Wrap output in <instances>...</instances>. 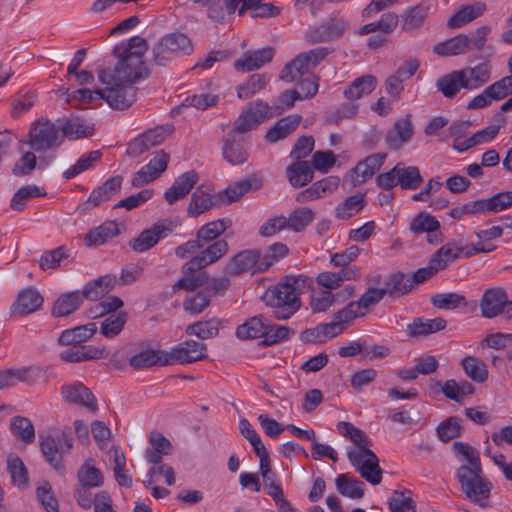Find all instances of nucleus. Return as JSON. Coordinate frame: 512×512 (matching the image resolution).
Returning <instances> with one entry per match:
<instances>
[{
	"mask_svg": "<svg viewBox=\"0 0 512 512\" xmlns=\"http://www.w3.org/2000/svg\"><path fill=\"white\" fill-rule=\"evenodd\" d=\"M78 484L86 487L99 488L104 484L101 471L93 464L92 459L86 460L77 472Z\"/></svg>",
	"mask_w": 512,
	"mask_h": 512,
	"instance_id": "nucleus-40",
	"label": "nucleus"
},
{
	"mask_svg": "<svg viewBox=\"0 0 512 512\" xmlns=\"http://www.w3.org/2000/svg\"><path fill=\"white\" fill-rule=\"evenodd\" d=\"M62 136L70 140L91 136L94 132L85 119L81 117H70L62 125Z\"/></svg>",
	"mask_w": 512,
	"mask_h": 512,
	"instance_id": "nucleus-44",
	"label": "nucleus"
},
{
	"mask_svg": "<svg viewBox=\"0 0 512 512\" xmlns=\"http://www.w3.org/2000/svg\"><path fill=\"white\" fill-rule=\"evenodd\" d=\"M508 295L501 288H492L484 292L481 301V313L486 318H494L502 314Z\"/></svg>",
	"mask_w": 512,
	"mask_h": 512,
	"instance_id": "nucleus-21",
	"label": "nucleus"
},
{
	"mask_svg": "<svg viewBox=\"0 0 512 512\" xmlns=\"http://www.w3.org/2000/svg\"><path fill=\"white\" fill-rule=\"evenodd\" d=\"M82 304L83 296L80 291L63 293L55 300L52 315L54 317L68 316L78 310Z\"/></svg>",
	"mask_w": 512,
	"mask_h": 512,
	"instance_id": "nucleus-31",
	"label": "nucleus"
},
{
	"mask_svg": "<svg viewBox=\"0 0 512 512\" xmlns=\"http://www.w3.org/2000/svg\"><path fill=\"white\" fill-rule=\"evenodd\" d=\"M385 159V153H376L359 162L348 175L351 187H357L371 178L381 168Z\"/></svg>",
	"mask_w": 512,
	"mask_h": 512,
	"instance_id": "nucleus-16",
	"label": "nucleus"
},
{
	"mask_svg": "<svg viewBox=\"0 0 512 512\" xmlns=\"http://www.w3.org/2000/svg\"><path fill=\"white\" fill-rule=\"evenodd\" d=\"M169 160V154L163 150L156 151L148 164L134 174L131 180L132 186L141 187L155 180L166 170Z\"/></svg>",
	"mask_w": 512,
	"mask_h": 512,
	"instance_id": "nucleus-14",
	"label": "nucleus"
},
{
	"mask_svg": "<svg viewBox=\"0 0 512 512\" xmlns=\"http://www.w3.org/2000/svg\"><path fill=\"white\" fill-rule=\"evenodd\" d=\"M67 346L60 354V359L69 363H79L90 360L104 359L109 356L105 346L62 344Z\"/></svg>",
	"mask_w": 512,
	"mask_h": 512,
	"instance_id": "nucleus-13",
	"label": "nucleus"
},
{
	"mask_svg": "<svg viewBox=\"0 0 512 512\" xmlns=\"http://www.w3.org/2000/svg\"><path fill=\"white\" fill-rule=\"evenodd\" d=\"M43 303V298L34 288H28L19 293L15 306L21 315H26L38 310Z\"/></svg>",
	"mask_w": 512,
	"mask_h": 512,
	"instance_id": "nucleus-43",
	"label": "nucleus"
},
{
	"mask_svg": "<svg viewBox=\"0 0 512 512\" xmlns=\"http://www.w3.org/2000/svg\"><path fill=\"white\" fill-rule=\"evenodd\" d=\"M274 49L266 47L256 51L246 52L237 59L234 67L237 71L249 72L261 68L263 65L272 61Z\"/></svg>",
	"mask_w": 512,
	"mask_h": 512,
	"instance_id": "nucleus-22",
	"label": "nucleus"
},
{
	"mask_svg": "<svg viewBox=\"0 0 512 512\" xmlns=\"http://www.w3.org/2000/svg\"><path fill=\"white\" fill-rule=\"evenodd\" d=\"M313 279L306 275H287L279 283L267 289L264 295L266 305L273 309L277 320L292 317L301 307L300 294L312 288Z\"/></svg>",
	"mask_w": 512,
	"mask_h": 512,
	"instance_id": "nucleus-3",
	"label": "nucleus"
},
{
	"mask_svg": "<svg viewBox=\"0 0 512 512\" xmlns=\"http://www.w3.org/2000/svg\"><path fill=\"white\" fill-rule=\"evenodd\" d=\"M62 134L57 127L48 119H39L33 123L29 131L28 144L37 152H45L61 145Z\"/></svg>",
	"mask_w": 512,
	"mask_h": 512,
	"instance_id": "nucleus-7",
	"label": "nucleus"
},
{
	"mask_svg": "<svg viewBox=\"0 0 512 512\" xmlns=\"http://www.w3.org/2000/svg\"><path fill=\"white\" fill-rule=\"evenodd\" d=\"M262 181L257 177H249L228 186L217 198L223 204H230L239 200L245 193L260 189Z\"/></svg>",
	"mask_w": 512,
	"mask_h": 512,
	"instance_id": "nucleus-24",
	"label": "nucleus"
},
{
	"mask_svg": "<svg viewBox=\"0 0 512 512\" xmlns=\"http://www.w3.org/2000/svg\"><path fill=\"white\" fill-rule=\"evenodd\" d=\"M302 117L298 114H292L279 119L275 125L270 128L265 138L270 143H276L291 135L300 125Z\"/></svg>",
	"mask_w": 512,
	"mask_h": 512,
	"instance_id": "nucleus-28",
	"label": "nucleus"
},
{
	"mask_svg": "<svg viewBox=\"0 0 512 512\" xmlns=\"http://www.w3.org/2000/svg\"><path fill=\"white\" fill-rule=\"evenodd\" d=\"M347 22L341 17H331L328 21L306 33V40L311 44L332 41L341 37Z\"/></svg>",
	"mask_w": 512,
	"mask_h": 512,
	"instance_id": "nucleus-15",
	"label": "nucleus"
},
{
	"mask_svg": "<svg viewBox=\"0 0 512 512\" xmlns=\"http://www.w3.org/2000/svg\"><path fill=\"white\" fill-rule=\"evenodd\" d=\"M414 134L411 115L397 120L385 135V144L390 150H399L410 142Z\"/></svg>",
	"mask_w": 512,
	"mask_h": 512,
	"instance_id": "nucleus-18",
	"label": "nucleus"
},
{
	"mask_svg": "<svg viewBox=\"0 0 512 512\" xmlns=\"http://www.w3.org/2000/svg\"><path fill=\"white\" fill-rule=\"evenodd\" d=\"M338 492L352 499H360L364 496V483L351 478L348 474H340L335 480Z\"/></svg>",
	"mask_w": 512,
	"mask_h": 512,
	"instance_id": "nucleus-49",
	"label": "nucleus"
},
{
	"mask_svg": "<svg viewBox=\"0 0 512 512\" xmlns=\"http://www.w3.org/2000/svg\"><path fill=\"white\" fill-rule=\"evenodd\" d=\"M268 82L266 74H253L245 83L237 86V96L242 100L249 99L264 89Z\"/></svg>",
	"mask_w": 512,
	"mask_h": 512,
	"instance_id": "nucleus-55",
	"label": "nucleus"
},
{
	"mask_svg": "<svg viewBox=\"0 0 512 512\" xmlns=\"http://www.w3.org/2000/svg\"><path fill=\"white\" fill-rule=\"evenodd\" d=\"M376 85L377 79L373 75H363L355 79L350 86L345 89L344 96L349 100H358L372 93Z\"/></svg>",
	"mask_w": 512,
	"mask_h": 512,
	"instance_id": "nucleus-39",
	"label": "nucleus"
},
{
	"mask_svg": "<svg viewBox=\"0 0 512 512\" xmlns=\"http://www.w3.org/2000/svg\"><path fill=\"white\" fill-rule=\"evenodd\" d=\"M223 157L232 165L244 163L248 158V153L241 141L237 139L234 133H228L222 147Z\"/></svg>",
	"mask_w": 512,
	"mask_h": 512,
	"instance_id": "nucleus-36",
	"label": "nucleus"
},
{
	"mask_svg": "<svg viewBox=\"0 0 512 512\" xmlns=\"http://www.w3.org/2000/svg\"><path fill=\"white\" fill-rule=\"evenodd\" d=\"M485 10L486 4L483 2L463 6L449 18L447 26L453 29L460 28L480 17Z\"/></svg>",
	"mask_w": 512,
	"mask_h": 512,
	"instance_id": "nucleus-32",
	"label": "nucleus"
},
{
	"mask_svg": "<svg viewBox=\"0 0 512 512\" xmlns=\"http://www.w3.org/2000/svg\"><path fill=\"white\" fill-rule=\"evenodd\" d=\"M7 471L10 475L11 483L14 486L21 490L28 487V471L24 462L18 455L11 453L7 456Z\"/></svg>",
	"mask_w": 512,
	"mask_h": 512,
	"instance_id": "nucleus-37",
	"label": "nucleus"
},
{
	"mask_svg": "<svg viewBox=\"0 0 512 512\" xmlns=\"http://www.w3.org/2000/svg\"><path fill=\"white\" fill-rule=\"evenodd\" d=\"M340 180L337 176H328L314 182L309 188L296 195V201L306 203L323 197L327 193L334 192L339 186Z\"/></svg>",
	"mask_w": 512,
	"mask_h": 512,
	"instance_id": "nucleus-23",
	"label": "nucleus"
},
{
	"mask_svg": "<svg viewBox=\"0 0 512 512\" xmlns=\"http://www.w3.org/2000/svg\"><path fill=\"white\" fill-rule=\"evenodd\" d=\"M430 300L432 305L438 309L451 310L467 306L465 296L454 292L435 294Z\"/></svg>",
	"mask_w": 512,
	"mask_h": 512,
	"instance_id": "nucleus-58",
	"label": "nucleus"
},
{
	"mask_svg": "<svg viewBox=\"0 0 512 512\" xmlns=\"http://www.w3.org/2000/svg\"><path fill=\"white\" fill-rule=\"evenodd\" d=\"M218 101V96L212 93L195 94L186 97L181 105H178L172 110V113H181V111L187 107H194L199 110H205L209 107L215 106Z\"/></svg>",
	"mask_w": 512,
	"mask_h": 512,
	"instance_id": "nucleus-56",
	"label": "nucleus"
},
{
	"mask_svg": "<svg viewBox=\"0 0 512 512\" xmlns=\"http://www.w3.org/2000/svg\"><path fill=\"white\" fill-rule=\"evenodd\" d=\"M230 226L231 220L228 218L208 222L197 230L196 238L204 248L206 244L218 240Z\"/></svg>",
	"mask_w": 512,
	"mask_h": 512,
	"instance_id": "nucleus-33",
	"label": "nucleus"
},
{
	"mask_svg": "<svg viewBox=\"0 0 512 512\" xmlns=\"http://www.w3.org/2000/svg\"><path fill=\"white\" fill-rule=\"evenodd\" d=\"M382 289L385 295L396 298L408 294L414 287L411 282L410 274L396 272L388 277L385 287Z\"/></svg>",
	"mask_w": 512,
	"mask_h": 512,
	"instance_id": "nucleus-35",
	"label": "nucleus"
},
{
	"mask_svg": "<svg viewBox=\"0 0 512 512\" xmlns=\"http://www.w3.org/2000/svg\"><path fill=\"white\" fill-rule=\"evenodd\" d=\"M399 169L398 184L402 189L414 190L417 189L423 182L419 168L416 166H406L404 163L399 162L396 164Z\"/></svg>",
	"mask_w": 512,
	"mask_h": 512,
	"instance_id": "nucleus-50",
	"label": "nucleus"
},
{
	"mask_svg": "<svg viewBox=\"0 0 512 512\" xmlns=\"http://www.w3.org/2000/svg\"><path fill=\"white\" fill-rule=\"evenodd\" d=\"M385 294L382 288H368L357 301H354L363 316H366L383 298Z\"/></svg>",
	"mask_w": 512,
	"mask_h": 512,
	"instance_id": "nucleus-64",
	"label": "nucleus"
},
{
	"mask_svg": "<svg viewBox=\"0 0 512 512\" xmlns=\"http://www.w3.org/2000/svg\"><path fill=\"white\" fill-rule=\"evenodd\" d=\"M44 195L46 192L36 185L23 186L13 195L10 207L15 211H21L30 198Z\"/></svg>",
	"mask_w": 512,
	"mask_h": 512,
	"instance_id": "nucleus-63",
	"label": "nucleus"
},
{
	"mask_svg": "<svg viewBox=\"0 0 512 512\" xmlns=\"http://www.w3.org/2000/svg\"><path fill=\"white\" fill-rule=\"evenodd\" d=\"M106 85L104 100L114 109H125L130 107L136 99L134 83L124 81L102 82Z\"/></svg>",
	"mask_w": 512,
	"mask_h": 512,
	"instance_id": "nucleus-11",
	"label": "nucleus"
},
{
	"mask_svg": "<svg viewBox=\"0 0 512 512\" xmlns=\"http://www.w3.org/2000/svg\"><path fill=\"white\" fill-rule=\"evenodd\" d=\"M223 321L218 318H211L206 321L195 322L186 328L188 335H195L201 340L213 338L218 335Z\"/></svg>",
	"mask_w": 512,
	"mask_h": 512,
	"instance_id": "nucleus-46",
	"label": "nucleus"
},
{
	"mask_svg": "<svg viewBox=\"0 0 512 512\" xmlns=\"http://www.w3.org/2000/svg\"><path fill=\"white\" fill-rule=\"evenodd\" d=\"M207 246L200 250V253L192 257L182 265L184 272L202 270L223 258L229 251V244L224 239H218L206 244Z\"/></svg>",
	"mask_w": 512,
	"mask_h": 512,
	"instance_id": "nucleus-9",
	"label": "nucleus"
},
{
	"mask_svg": "<svg viewBox=\"0 0 512 512\" xmlns=\"http://www.w3.org/2000/svg\"><path fill=\"white\" fill-rule=\"evenodd\" d=\"M457 479L465 496L480 507H487L492 484L483 477L482 467L478 470L462 465L457 471Z\"/></svg>",
	"mask_w": 512,
	"mask_h": 512,
	"instance_id": "nucleus-5",
	"label": "nucleus"
},
{
	"mask_svg": "<svg viewBox=\"0 0 512 512\" xmlns=\"http://www.w3.org/2000/svg\"><path fill=\"white\" fill-rule=\"evenodd\" d=\"M366 206L364 194L349 196L340 203L334 211L335 217L340 220H348L358 214Z\"/></svg>",
	"mask_w": 512,
	"mask_h": 512,
	"instance_id": "nucleus-41",
	"label": "nucleus"
},
{
	"mask_svg": "<svg viewBox=\"0 0 512 512\" xmlns=\"http://www.w3.org/2000/svg\"><path fill=\"white\" fill-rule=\"evenodd\" d=\"M96 332L97 326L95 323L76 326L72 329L64 330L58 339V343L85 345L84 343L91 339Z\"/></svg>",
	"mask_w": 512,
	"mask_h": 512,
	"instance_id": "nucleus-34",
	"label": "nucleus"
},
{
	"mask_svg": "<svg viewBox=\"0 0 512 512\" xmlns=\"http://www.w3.org/2000/svg\"><path fill=\"white\" fill-rule=\"evenodd\" d=\"M166 353L153 349L148 344L140 343L129 357V365L135 369H146L152 366H166Z\"/></svg>",
	"mask_w": 512,
	"mask_h": 512,
	"instance_id": "nucleus-17",
	"label": "nucleus"
},
{
	"mask_svg": "<svg viewBox=\"0 0 512 512\" xmlns=\"http://www.w3.org/2000/svg\"><path fill=\"white\" fill-rule=\"evenodd\" d=\"M460 256L461 249L458 247V241H451L438 249L431 257V260L440 271L444 270Z\"/></svg>",
	"mask_w": 512,
	"mask_h": 512,
	"instance_id": "nucleus-47",
	"label": "nucleus"
},
{
	"mask_svg": "<svg viewBox=\"0 0 512 512\" xmlns=\"http://www.w3.org/2000/svg\"><path fill=\"white\" fill-rule=\"evenodd\" d=\"M12 370L15 384L22 382L29 386H34L42 380L46 381L45 370L37 366L22 367Z\"/></svg>",
	"mask_w": 512,
	"mask_h": 512,
	"instance_id": "nucleus-59",
	"label": "nucleus"
},
{
	"mask_svg": "<svg viewBox=\"0 0 512 512\" xmlns=\"http://www.w3.org/2000/svg\"><path fill=\"white\" fill-rule=\"evenodd\" d=\"M337 428L345 438L353 443V446L347 448V457L351 465L367 482L372 485L380 484L383 470L379 465V458L370 449L371 440L350 422L341 421Z\"/></svg>",
	"mask_w": 512,
	"mask_h": 512,
	"instance_id": "nucleus-2",
	"label": "nucleus"
},
{
	"mask_svg": "<svg viewBox=\"0 0 512 512\" xmlns=\"http://www.w3.org/2000/svg\"><path fill=\"white\" fill-rule=\"evenodd\" d=\"M440 227L439 221L427 212H420L410 223V231L415 234L433 233Z\"/></svg>",
	"mask_w": 512,
	"mask_h": 512,
	"instance_id": "nucleus-61",
	"label": "nucleus"
},
{
	"mask_svg": "<svg viewBox=\"0 0 512 512\" xmlns=\"http://www.w3.org/2000/svg\"><path fill=\"white\" fill-rule=\"evenodd\" d=\"M215 205L216 200H214V197L198 188L191 195V201L188 205L187 213L190 217H197L210 210Z\"/></svg>",
	"mask_w": 512,
	"mask_h": 512,
	"instance_id": "nucleus-48",
	"label": "nucleus"
},
{
	"mask_svg": "<svg viewBox=\"0 0 512 512\" xmlns=\"http://www.w3.org/2000/svg\"><path fill=\"white\" fill-rule=\"evenodd\" d=\"M491 65L483 61L474 67L468 66L443 75L436 81V87L444 97L452 99L461 89L475 90L486 84L491 75Z\"/></svg>",
	"mask_w": 512,
	"mask_h": 512,
	"instance_id": "nucleus-4",
	"label": "nucleus"
},
{
	"mask_svg": "<svg viewBox=\"0 0 512 512\" xmlns=\"http://www.w3.org/2000/svg\"><path fill=\"white\" fill-rule=\"evenodd\" d=\"M288 253L289 248L284 243L277 242L270 245L265 254L261 255L258 271H267L274 263L284 258Z\"/></svg>",
	"mask_w": 512,
	"mask_h": 512,
	"instance_id": "nucleus-62",
	"label": "nucleus"
},
{
	"mask_svg": "<svg viewBox=\"0 0 512 512\" xmlns=\"http://www.w3.org/2000/svg\"><path fill=\"white\" fill-rule=\"evenodd\" d=\"M434 53L440 56H457L468 52L465 34H459L434 46Z\"/></svg>",
	"mask_w": 512,
	"mask_h": 512,
	"instance_id": "nucleus-51",
	"label": "nucleus"
},
{
	"mask_svg": "<svg viewBox=\"0 0 512 512\" xmlns=\"http://www.w3.org/2000/svg\"><path fill=\"white\" fill-rule=\"evenodd\" d=\"M388 507L391 512H416L415 502L409 490L393 491Z\"/></svg>",
	"mask_w": 512,
	"mask_h": 512,
	"instance_id": "nucleus-60",
	"label": "nucleus"
},
{
	"mask_svg": "<svg viewBox=\"0 0 512 512\" xmlns=\"http://www.w3.org/2000/svg\"><path fill=\"white\" fill-rule=\"evenodd\" d=\"M267 320L262 315H257L239 325L236 329V336L239 339L264 338Z\"/></svg>",
	"mask_w": 512,
	"mask_h": 512,
	"instance_id": "nucleus-38",
	"label": "nucleus"
},
{
	"mask_svg": "<svg viewBox=\"0 0 512 512\" xmlns=\"http://www.w3.org/2000/svg\"><path fill=\"white\" fill-rule=\"evenodd\" d=\"M118 232V225L115 222H105L99 227L90 230L86 234L84 241L87 246H99L115 237Z\"/></svg>",
	"mask_w": 512,
	"mask_h": 512,
	"instance_id": "nucleus-42",
	"label": "nucleus"
},
{
	"mask_svg": "<svg viewBox=\"0 0 512 512\" xmlns=\"http://www.w3.org/2000/svg\"><path fill=\"white\" fill-rule=\"evenodd\" d=\"M207 347L204 343L187 340L179 343L166 353L164 364H188L206 358Z\"/></svg>",
	"mask_w": 512,
	"mask_h": 512,
	"instance_id": "nucleus-10",
	"label": "nucleus"
},
{
	"mask_svg": "<svg viewBox=\"0 0 512 512\" xmlns=\"http://www.w3.org/2000/svg\"><path fill=\"white\" fill-rule=\"evenodd\" d=\"M40 449L45 460L55 469L57 472L64 474L65 465L63 463L62 453L65 452L64 448H60L56 439L51 435L40 436Z\"/></svg>",
	"mask_w": 512,
	"mask_h": 512,
	"instance_id": "nucleus-27",
	"label": "nucleus"
},
{
	"mask_svg": "<svg viewBox=\"0 0 512 512\" xmlns=\"http://www.w3.org/2000/svg\"><path fill=\"white\" fill-rule=\"evenodd\" d=\"M10 429L13 435L21 439L25 444H31L35 440L34 425L26 417L14 416L10 421Z\"/></svg>",
	"mask_w": 512,
	"mask_h": 512,
	"instance_id": "nucleus-54",
	"label": "nucleus"
},
{
	"mask_svg": "<svg viewBox=\"0 0 512 512\" xmlns=\"http://www.w3.org/2000/svg\"><path fill=\"white\" fill-rule=\"evenodd\" d=\"M461 366L465 374L476 383H483L488 378L487 366L479 358L466 356L462 359Z\"/></svg>",
	"mask_w": 512,
	"mask_h": 512,
	"instance_id": "nucleus-53",
	"label": "nucleus"
},
{
	"mask_svg": "<svg viewBox=\"0 0 512 512\" xmlns=\"http://www.w3.org/2000/svg\"><path fill=\"white\" fill-rule=\"evenodd\" d=\"M286 176L292 187L301 188L313 180L314 172L308 161H294L287 166Z\"/></svg>",
	"mask_w": 512,
	"mask_h": 512,
	"instance_id": "nucleus-30",
	"label": "nucleus"
},
{
	"mask_svg": "<svg viewBox=\"0 0 512 512\" xmlns=\"http://www.w3.org/2000/svg\"><path fill=\"white\" fill-rule=\"evenodd\" d=\"M176 223L170 219L157 221L150 228L143 230L136 238L129 241V247L138 253L153 248L160 239L166 238L176 228Z\"/></svg>",
	"mask_w": 512,
	"mask_h": 512,
	"instance_id": "nucleus-8",
	"label": "nucleus"
},
{
	"mask_svg": "<svg viewBox=\"0 0 512 512\" xmlns=\"http://www.w3.org/2000/svg\"><path fill=\"white\" fill-rule=\"evenodd\" d=\"M260 262L261 253L259 250H243L227 261L224 272L232 276H240L247 272H251L252 274L262 273L263 271H258Z\"/></svg>",
	"mask_w": 512,
	"mask_h": 512,
	"instance_id": "nucleus-12",
	"label": "nucleus"
},
{
	"mask_svg": "<svg viewBox=\"0 0 512 512\" xmlns=\"http://www.w3.org/2000/svg\"><path fill=\"white\" fill-rule=\"evenodd\" d=\"M181 272L184 274L182 278H180L174 285L173 291L177 290H186V291H194L199 287L205 285L209 280V275L205 271L194 270L192 272H184L181 269Z\"/></svg>",
	"mask_w": 512,
	"mask_h": 512,
	"instance_id": "nucleus-52",
	"label": "nucleus"
},
{
	"mask_svg": "<svg viewBox=\"0 0 512 512\" xmlns=\"http://www.w3.org/2000/svg\"><path fill=\"white\" fill-rule=\"evenodd\" d=\"M199 176L195 171H188L178 176L172 186L165 191L164 198L170 204L183 199L197 184Z\"/></svg>",
	"mask_w": 512,
	"mask_h": 512,
	"instance_id": "nucleus-20",
	"label": "nucleus"
},
{
	"mask_svg": "<svg viewBox=\"0 0 512 512\" xmlns=\"http://www.w3.org/2000/svg\"><path fill=\"white\" fill-rule=\"evenodd\" d=\"M505 83L499 81L487 86L483 92L475 96L467 105L468 109H481L491 105L493 101H500L507 97L509 92L504 88Z\"/></svg>",
	"mask_w": 512,
	"mask_h": 512,
	"instance_id": "nucleus-26",
	"label": "nucleus"
},
{
	"mask_svg": "<svg viewBox=\"0 0 512 512\" xmlns=\"http://www.w3.org/2000/svg\"><path fill=\"white\" fill-rule=\"evenodd\" d=\"M330 53L331 50L327 47H318L300 53L284 66L280 79L288 83L298 80L320 64Z\"/></svg>",
	"mask_w": 512,
	"mask_h": 512,
	"instance_id": "nucleus-6",
	"label": "nucleus"
},
{
	"mask_svg": "<svg viewBox=\"0 0 512 512\" xmlns=\"http://www.w3.org/2000/svg\"><path fill=\"white\" fill-rule=\"evenodd\" d=\"M61 394L63 399L69 403L84 406L93 412L98 409L94 395L82 383L77 382L63 386Z\"/></svg>",
	"mask_w": 512,
	"mask_h": 512,
	"instance_id": "nucleus-19",
	"label": "nucleus"
},
{
	"mask_svg": "<svg viewBox=\"0 0 512 512\" xmlns=\"http://www.w3.org/2000/svg\"><path fill=\"white\" fill-rule=\"evenodd\" d=\"M148 45L146 39L135 36L124 44L114 47L113 54L118 63L112 70H101L98 74L100 82L124 81L136 83L149 76V70L144 61Z\"/></svg>",
	"mask_w": 512,
	"mask_h": 512,
	"instance_id": "nucleus-1",
	"label": "nucleus"
},
{
	"mask_svg": "<svg viewBox=\"0 0 512 512\" xmlns=\"http://www.w3.org/2000/svg\"><path fill=\"white\" fill-rule=\"evenodd\" d=\"M314 219V212L307 207L297 208L286 217L287 230L301 232Z\"/></svg>",
	"mask_w": 512,
	"mask_h": 512,
	"instance_id": "nucleus-57",
	"label": "nucleus"
},
{
	"mask_svg": "<svg viewBox=\"0 0 512 512\" xmlns=\"http://www.w3.org/2000/svg\"><path fill=\"white\" fill-rule=\"evenodd\" d=\"M447 322L442 317L434 319L415 318L407 325V334L411 338L425 337L445 329Z\"/></svg>",
	"mask_w": 512,
	"mask_h": 512,
	"instance_id": "nucleus-25",
	"label": "nucleus"
},
{
	"mask_svg": "<svg viewBox=\"0 0 512 512\" xmlns=\"http://www.w3.org/2000/svg\"><path fill=\"white\" fill-rule=\"evenodd\" d=\"M430 9L431 5L427 3H421L414 6L413 8L406 10L401 16L402 30L411 31L420 27L427 17Z\"/></svg>",
	"mask_w": 512,
	"mask_h": 512,
	"instance_id": "nucleus-45",
	"label": "nucleus"
},
{
	"mask_svg": "<svg viewBox=\"0 0 512 512\" xmlns=\"http://www.w3.org/2000/svg\"><path fill=\"white\" fill-rule=\"evenodd\" d=\"M123 178L122 176H113L107 179L101 186L94 189L88 199L87 203L91 204L93 207L99 206L100 204L110 200L114 195H116L122 186Z\"/></svg>",
	"mask_w": 512,
	"mask_h": 512,
	"instance_id": "nucleus-29",
	"label": "nucleus"
}]
</instances>
